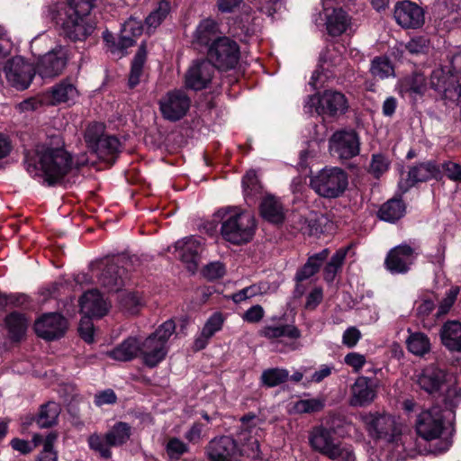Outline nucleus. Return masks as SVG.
<instances>
[{
	"instance_id": "c756f323",
	"label": "nucleus",
	"mask_w": 461,
	"mask_h": 461,
	"mask_svg": "<svg viewBox=\"0 0 461 461\" xmlns=\"http://www.w3.org/2000/svg\"><path fill=\"white\" fill-rule=\"evenodd\" d=\"M218 24L212 19L203 20L193 35V43L199 46H210L215 40L221 38Z\"/></svg>"
},
{
	"instance_id": "774afa93",
	"label": "nucleus",
	"mask_w": 461,
	"mask_h": 461,
	"mask_svg": "<svg viewBox=\"0 0 461 461\" xmlns=\"http://www.w3.org/2000/svg\"><path fill=\"white\" fill-rule=\"evenodd\" d=\"M405 48L411 54L419 55L428 50L429 41L424 37H416L411 39Z\"/></svg>"
},
{
	"instance_id": "cd10ccee",
	"label": "nucleus",
	"mask_w": 461,
	"mask_h": 461,
	"mask_svg": "<svg viewBox=\"0 0 461 461\" xmlns=\"http://www.w3.org/2000/svg\"><path fill=\"white\" fill-rule=\"evenodd\" d=\"M352 396L350 404L352 406H365L370 404L375 398V391L366 376L358 377L351 389Z\"/></svg>"
},
{
	"instance_id": "20e7f679",
	"label": "nucleus",
	"mask_w": 461,
	"mask_h": 461,
	"mask_svg": "<svg viewBox=\"0 0 461 461\" xmlns=\"http://www.w3.org/2000/svg\"><path fill=\"white\" fill-rule=\"evenodd\" d=\"M217 215L222 219L221 233L225 240L240 245L252 240L257 224L251 213L227 208L218 211Z\"/></svg>"
},
{
	"instance_id": "2f4dec72",
	"label": "nucleus",
	"mask_w": 461,
	"mask_h": 461,
	"mask_svg": "<svg viewBox=\"0 0 461 461\" xmlns=\"http://www.w3.org/2000/svg\"><path fill=\"white\" fill-rule=\"evenodd\" d=\"M142 23L137 18H129L122 25L118 47L121 50L127 49L135 43L137 37L142 33Z\"/></svg>"
},
{
	"instance_id": "4c0bfd02",
	"label": "nucleus",
	"mask_w": 461,
	"mask_h": 461,
	"mask_svg": "<svg viewBox=\"0 0 461 461\" xmlns=\"http://www.w3.org/2000/svg\"><path fill=\"white\" fill-rule=\"evenodd\" d=\"M410 332L406 339L407 349L413 355L422 357L429 353L431 348L429 338L423 332Z\"/></svg>"
},
{
	"instance_id": "4d7b16f0",
	"label": "nucleus",
	"mask_w": 461,
	"mask_h": 461,
	"mask_svg": "<svg viewBox=\"0 0 461 461\" xmlns=\"http://www.w3.org/2000/svg\"><path fill=\"white\" fill-rule=\"evenodd\" d=\"M58 433L50 432L44 438L43 450L39 456L38 461H58L57 452L54 451L53 446L58 439Z\"/></svg>"
},
{
	"instance_id": "a19ab883",
	"label": "nucleus",
	"mask_w": 461,
	"mask_h": 461,
	"mask_svg": "<svg viewBox=\"0 0 461 461\" xmlns=\"http://www.w3.org/2000/svg\"><path fill=\"white\" fill-rule=\"evenodd\" d=\"M405 207L402 200L392 199L385 203L379 210V217L385 221L393 222L404 214Z\"/></svg>"
},
{
	"instance_id": "b1692460",
	"label": "nucleus",
	"mask_w": 461,
	"mask_h": 461,
	"mask_svg": "<svg viewBox=\"0 0 461 461\" xmlns=\"http://www.w3.org/2000/svg\"><path fill=\"white\" fill-rule=\"evenodd\" d=\"M79 303L81 312L84 315L95 318L104 316L111 307L110 303L103 298L96 289L85 293Z\"/></svg>"
},
{
	"instance_id": "0eeeda50",
	"label": "nucleus",
	"mask_w": 461,
	"mask_h": 461,
	"mask_svg": "<svg viewBox=\"0 0 461 461\" xmlns=\"http://www.w3.org/2000/svg\"><path fill=\"white\" fill-rule=\"evenodd\" d=\"M348 107V101L345 95L334 90H326L320 95H310L305 103V108L309 112L314 108L318 114L331 117L346 113Z\"/></svg>"
},
{
	"instance_id": "58836bf2",
	"label": "nucleus",
	"mask_w": 461,
	"mask_h": 461,
	"mask_svg": "<svg viewBox=\"0 0 461 461\" xmlns=\"http://www.w3.org/2000/svg\"><path fill=\"white\" fill-rule=\"evenodd\" d=\"M328 255L329 250L325 249L320 253L310 257L304 266L297 272L295 276L296 280L303 281L312 276L315 273L318 272L321 265L327 258Z\"/></svg>"
},
{
	"instance_id": "09e8293b",
	"label": "nucleus",
	"mask_w": 461,
	"mask_h": 461,
	"mask_svg": "<svg viewBox=\"0 0 461 461\" xmlns=\"http://www.w3.org/2000/svg\"><path fill=\"white\" fill-rule=\"evenodd\" d=\"M119 140L114 136L105 135L99 140L93 151H95L100 158L104 159L108 156H113L116 154L119 151Z\"/></svg>"
},
{
	"instance_id": "473e14b6",
	"label": "nucleus",
	"mask_w": 461,
	"mask_h": 461,
	"mask_svg": "<svg viewBox=\"0 0 461 461\" xmlns=\"http://www.w3.org/2000/svg\"><path fill=\"white\" fill-rule=\"evenodd\" d=\"M261 216L273 224L282 223L285 212L281 203L273 196H267L260 204Z\"/></svg>"
},
{
	"instance_id": "3c124183",
	"label": "nucleus",
	"mask_w": 461,
	"mask_h": 461,
	"mask_svg": "<svg viewBox=\"0 0 461 461\" xmlns=\"http://www.w3.org/2000/svg\"><path fill=\"white\" fill-rule=\"evenodd\" d=\"M90 449L97 453L101 457L108 459L112 456L111 447L106 434H92L87 439Z\"/></svg>"
},
{
	"instance_id": "72a5a7b5",
	"label": "nucleus",
	"mask_w": 461,
	"mask_h": 461,
	"mask_svg": "<svg viewBox=\"0 0 461 461\" xmlns=\"http://www.w3.org/2000/svg\"><path fill=\"white\" fill-rule=\"evenodd\" d=\"M140 351V345L137 339L128 338L118 347L107 352V355L118 361H129L133 359Z\"/></svg>"
},
{
	"instance_id": "0e129e2a",
	"label": "nucleus",
	"mask_w": 461,
	"mask_h": 461,
	"mask_svg": "<svg viewBox=\"0 0 461 461\" xmlns=\"http://www.w3.org/2000/svg\"><path fill=\"white\" fill-rule=\"evenodd\" d=\"M440 94L445 99L461 103V85L453 77Z\"/></svg>"
},
{
	"instance_id": "79ce46f5",
	"label": "nucleus",
	"mask_w": 461,
	"mask_h": 461,
	"mask_svg": "<svg viewBox=\"0 0 461 461\" xmlns=\"http://www.w3.org/2000/svg\"><path fill=\"white\" fill-rule=\"evenodd\" d=\"M108 442L113 447H119L125 444L131 438V428L125 422H117L105 433Z\"/></svg>"
},
{
	"instance_id": "f3484780",
	"label": "nucleus",
	"mask_w": 461,
	"mask_h": 461,
	"mask_svg": "<svg viewBox=\"0 0 461 461\" xmlns=\"http://www.w3.org/2000/svg\"><path fill=\"white\" fill-rule=\"evenodd\" d=\"M68 329L66 319L59 313H47L39 318L34 324L37 335L47 340H53L64 336Z\"/></svg>"
},
{
	"instance_id": "49530a36",
	"label": "nucleus",
	"mask_w": 461,
	"mask_h": 461,
	"mask_svg": "<svg viewBox=\"0 0 461 461\" xmlns=\"http://www.w3.org/2000/svg\"><path fill=\"white\" fill-rule=\"evenodd\" d=\"M5 325L11 337L18 340L24 335L28 321L23 314L13 312L5 318Z\"/></svg>"
},
{
	"instance_id": "f704fd0d",
	"label": "nucleus",
	"mask_w": 461,
	"mask_h": 461,
	"mask_svg": "<svg viewBox=\"0 0 461 461\" xmlns=\"http://www.w3.org/2000/svg\"><path fill=\"white\" fill-rule=\"evenodd\" d=\"M349 25V19L342 9H333L327 14L326 27L332 36H339L346 32Z\"/></svg>"
},
{
	"instance_id": "c9c22d12",
	"label": "nucleus",
	"mask_w": 461,
	"mask_h": 461,
	"mask_svg": "<svg viewBox=\"0 0 461 461\" xmlns=\"http://www.w3.org/2000/svg\"><path fill=\"white\" fill-rule=\"evenodd\" d=\"M61 407L55 402H49L43 404L38 413L36 422L40 428H50L57 424L60 414Z\"/></svg>"
},
{
	"instance_id": "7c9ffc66",
	"label": "nucleus",
	"mask_w": 461,
	"mask_h": 461,
	"mask_svg": "<svg viewBox=\"0 0 461 461\" xmlns=\"http://www.w3.org/2000/svg\"><path fill=\"white\" fill-rule=\"evenodd\" d=\"M440 338L443 345L449 350L461 351V322H446L441 328Z\"/></svg>"
},
{
	"instance_id": "bf43d9fd",
	"label": "nucleus",
	"mask_w": 461,
	"mask_h": 461,
	"mask_svg": "<svg viewBox=\"0 0 461 461\" xmlns=\"http://www.w3.org/2000/svg\"><path fill=\"white\" fill-rule=\"evenodd\" d=\"M242 185L246 196H253L259 194L261 191V185L258 179L256 171L249 170L243 176Z\"/></svg>"
},
{
	"instance_id": "f03ea898",
	"label": "nucleus",
	"mask_w": 461,
	"mask_h": 461,
	"mask_svg": "<svg viewBox=\"0 0 461 461\" xmlns=\"http://www.w3.org/2000/svg\"><path fill=\"white\" fill-rule=\"evenodd\" d=\"M95 0H68V6L55 5L47 8V17L55 21L63 33L72 41H83L94 32V26L85 22L94 7Z\"/></svg>"
},
{
	"instance_id": "864d4df0",
	"label": "nucleus",
	"mask_w": 461,
	"mask_h": 461,
	"mask_svg": "<svg viewBox=\"0 0 461 461\" xmlns=\"http://www.w3.org/2000/svg\"><path fill=\"white\" fill-rule=\"evenodd\" d=\"M324 400L321 398L301 399L294 402V411L296 413H312L324 408Z\"/></svg>"
},
{
	"instance_id": "bb28decb",
	"label": "nucleus",
	"mask_w": 461,
	"mask_h": 461,
	"mask_svg": "<svg viewBox=\"0 0 461 461\" xmlns=\"http://www.w3.org/2000/svg\"><path fill=\"white\" fill-rule=\"evenodd\" d=\"M224 321L225 319L221 312H216L212 314L205 321L200 334L194 339V348L197 351L203 349L214 334L222 329Z\"/></svg>"
},
{
	"instance_id": "338daca9",
	"label": "nucleus",
	"mask_w": 461,
	"mask_h": 461,
	"mask_svg": "<svg viewBox=\"0 0 461 461\" xmlns=\"http://www.w3.org/2000/svg\"><path fill=\"white\" fill-rule=\"evenodd\" d=\"M92 318L93 317L84 315L78 327L80 336L87 343H91L94 340V325L91 320Z\"/></svg>"
},
{
	"instance_id": "6ab92c4d",
	"label": "nucleus",
	"mask_w": 461,
	"mask_h": 461,
	"mask_svg": "<svg viewBox=\"0 0 461 461\" xmlns=\"http://www.w3.org/2000/svg\"><path fill=\"white\" fill-rule=\"evenodd\" d=\"M175 249L187 270L194 273L198 267L200 254L203 251L202 239L193 236L185 237L176 242Z\"/></svg>"
},
{
	"instance_id": "680f3d73",
	"label": "nucleus",
	"mask_w": 461,
	"mask_h": 461,
	"mask_svg": "<svg viewBox=\"0 0 461 461\" xmlns=\"http://www.w3.org/2000/svg\"><path fill=\"white\" fill-rule=\"evenodd\" d=\"M451 78L452 76H449L442 68H437L431 73L430 86L441 93Z\"/></svg>"
},
{
	"instance_id": "69168bd1",
	"label": "nucleus",
	"mask_w": 461,
	"mask_h": 461,
	"mask_svg": "<svg viewBox=\"0 0 461 461\" xmlns=\"http://www.w3.org/2000/svg\"><path fill=\"white\" fill-rule=\"evenodd\" d=\"M261 288L258 285H252L248 287H245L239 292L231 294L230 298L231 300L236 303H240L249 298H252L254 296H257L258 294H260Z\"/></svg>"
},
{
	"instance_id": "de8ad7c7",
	"label": "nucleus",
	"mask_w": 461,
	"mask_h": 461,
	"mask_svg": "<svg viewBox=\"0 0 461 461\" xmlns=\"http://www.w3.org/2000/svg\"><path fill=\"white\" fill-rule=\"evenodd\" d=\"M348 249H340L336 251V253L331 257L329 263L326 265L323 270L324 279L331 283L335 279V276L340 267H342Z\"/></svg>"
},
{
	"instance_id": "052dcab7",
	"label": "nucleus",
	"mask_w": 461,
	"mask_h": 461,
	"mask_svg": "<svg viewBox=\"0 0 461 461\" xmlns=\"http://www.w3.org/2000/svg\"><path fill=\"white\" fill-rule=\"evenodd\" d=\"M176 330V324L174 321L167 320L163 322L156 331L149 337L154 338L156 340L162 342L165 346H167L168 339L173 335Z\"/></svg>"
},
{
	"instance_id": "13d9d810",
	"label": "nucleus",
	"mask_w": 461,
	"mask_h": 461,
	"mask_svg": "<svg viewBox=\"0 0 461 461\" xmlns=\"http://www.w3.org/2000/svg\"><path fill=\"white\" fill-rule=\"evenodd\" d=\"M104 125L99 122L90 124L85 133V140L87 146L94 150L99 140L104 137Z\"/></svg>"
},
{
	"instance_id": "6e6552de",
	"label": "nucleus",
	"mask_w": 461,
	"mask_h": 461,
	"mask_svg": "<svg viewBox=\"0 0 461 461\" xmlns=\"http://www.w3.org/2000/svg\"><path fill=\"white\" fill-rule=\"evenodd\" d=\"M208 60L222 70L233 68L240 59V48L236 41L228 37L215 40L208 48Z\"/></svg>"
},
{
	"instance_id": "ea45409f",
	"label": "nucleus",
	"mask_w": 461,
	"mask_h": 461,
	"mask_svg": "<svg viewBox=\"0 0 461 461\" xmlns=\"http://www.w3.org/2000/svg\"><path fill=\"white\" fill-rule=\"evenodd\" d=\"M143 306V299L137 292L127 291L119 295V307L127 314H136Z\"/></svg>"
},
{
	"instance_id": "39448f33",
	"label": "nucleus",
	"mask_w": 461,
	"mask_h": 461,
	"mask_svg": "<svg viewBox=\"0 0 461 461\" xmlns=\"http://www.w3.org/2000/svg\"><path fill=\"white\" fill-rule=\"evenodd\" d=\"M309 443L313 450L333 461H355L353 448L340 441L334 428L313 427L309 434Z\"/></svg>"
},
{
	"instance_id": "a18cd8bd",
	"label": "nucleus",
	"mask_w": 461,
	"mask_h": 461,
	"mask_svg": "<svg viewBox=\"0 0 461 461\" xmlns=\"http://www.w3.org/2000/svg\"><path fill=\"white\" fill-rule=\"evenodd\" d=\"M147 51L144 44H141L131 62V73L129 76L130 87H135L139 83L143 72V66L146 61Z\"/></svg>"
},
{
	"instance_id": "1a4fd4ad",
	"label": "nucleus",
	"mask_w": 461,
	"mask_h": 461,
	"mask_svg": "<svg viewBox=\"0 0 461 461\" xmlns=\"http://www.w3.org/2000/svg\"><path fill=\"white\" fill-rule=\"evenodd\" d=\"M450 375L437 364H429L415 375V383L421 391L435 397L442 394Z\"/></svg>"
},
{
	"instance_id": "f257e3e1",
	"label": "nucleus",
	"mask_w": 461,
	"mask_h": 461,
	"mask_svg": "<svg viewBox=\"0 0 461 461\" xmlns=\"http://www.w3.org/2000/svg\"><path fill=\"white\" fill-rule=\"evenodd\" d=\"M24 163L32 177L41 178L48 185L59 183L72 168V157L59 136L38 144L26 151Z\"/></svg>"
},
{
	"instance_id": "a211bd4d",
	"label": "nucleus",
	"mask_w": 461,
	"mask_h": 461,
	"mask_svg": "<svg viewBox=\"0 0 461 461\" xmlns=\"http://www.w3.org/2000/svg\"><path fill=\"white\" fill-rule=\"evenodd\" d=\"M258 334L271 342H281L283 338H286L292 340L291 343L286 344L291 350L300 348V345L294 341L301 338L302 333L294 324H266L258 330Z\"/></svg>"
},
{
	"instance_id": "603ef678",
	"label": "nucleus",
	"mask_w": 461,
	"mask_h": 461,
	"mask_svg": "<svg viewBox=\"0 0 461 461\" xmlns=\"http://www.w3.org/2000/svg\"><path fill=\"white\" fill-rule=\"evenodd\" d=\"M170 12V4L167 0H161L158 6L146 18L149 28H157Z\"/></svg>"
},
{
	"instance_id": "8fccbe9b",
	"label": "nucleus",
	"mask_w": 461,
	"mask_h": 461,
	"mask_svg": "<svg viewBox=\"0 0 461 461\" xmlns=\"http://www.w3.org/2000/svg\"><path fill=\"white\" fill-rule=\"evenodd\" d=\"M370 72L373 77L384 79L394 75V68L388 58L376 57L371 62Z\"/></svg>"
},
{
	"instance_id": "37998d69",
	"label": "nucleus",
	"mask_w": 461,
	"mask_h": 461,
	"mask_svg": "<svg viewBox=\"0 0 461 461\" xmlns=\"http://www.w3.org/2000/svg\"><path fill=\"white\" fill-rule=\"evenodd\" d=\"M443 401L447 408L452 411L461 402V386L452 375L447 381V384L443 388Z\"/></svg>"
},
{
	"instance_id": "c85d7f7f",
	"label": "nucleus",
	"mask_w": 461,
	"mask_h": 461,
	"mask_svg": "<svg viewBox=\"0 0 461 461\" xmlns=\"http://www.w3.org/2000/svg\"><path fill=\"white\" fill-rule=\"evenodd\" d=\"M440 175L439 167L434 161L420 163L410 168L406 179V188L416 183L437 178Z\"/></svg>"
},
{
	"instance_id": "aec40b11",
	"label": "nucleus",
	"mask_w": 461,
	"mask_h": 461,
	"mask_svg": "<svg viewBox=\"0 0 461 461\" xmlns=\"http://www.w3.org/2000/svg\"><path fill=\"white\" fill-rule=\"evenodd\" d=\"M215 67L208 59L194 61L185 74V85L194 90H202L210 84Z\"/></svg>"
},
{
	"instance_id": "dca6fc26",
	"label": "nucleus",
	"mask_w": 461,
	"mask_h": 461,
	"mask_svg": "<svg viewBox=\"0 0 461 461\" xmlns=\"http://www.w3.org/2000/svg\"><path fill=\"white\" fill-rule=\"evenodd\" d=\"M68 61L67 52L56 48L41 56L36 65L35 71L42 78H53L59 76L65 69Z\"/></svg>"
},
{
	"instance_id": "c03bdc74",
	"label": "nucleus",
	"mask_w": 461,
	"mask_h": 461,
	"mask_svg": "<svg viewBox=\"0 0 461 461\" xmlns=\"http://www.w3.org/2000/svg\"><path fill=\"white\" fill-rule=\"evenodd\" d=\"M289 378V371L285 368L273 367L262 372L260 382L264 386L276 387L285 383Z\"/></svg>"
},
{
	"instance_id": "a878e982",
	"label": "nucleus",
	"mask_w": 461,
	"mask_h": 461,
	"mask_svg": "<svg viewBox=\"0 0 461 461\" xmlns=\"http://www.w3.org/2000/svg\"><path fill=\"white\" fill-rule=\"evenodd\" d=\"M167 349V346L149 336L141 344L140 352L144 364L154 367L166 357Z\"/></svg>"
},
{
	"instance_id": "7ed1b4c3",
	"label": "nucleus",
	"mask_w": 461,
	"mask_h": 461,
	"mask_svg": "<svg viewBox=\"0 0 461 461\" xmlns=\"http://www.w3.org/2000/svg\"><path fill=\"white\" fill-rule=\"evenodd\" d=\"M369 435L395 445L399 456L407 451L410 436L404 432V425L394 416L389 414L367 413L361 416Z\"/></svg>"
},
{
	"instance_id": "2eb2a0df",
	"label": "nucleus",
	"mask_w": 461,
	"mask_h": 461,
	"mask_svg": "<svg viewBox=\"0 0 461 461\" xmlns=\"http://www.w3.org/2000/svg\"><path fill=\"white\" fill-rule=\"evenodd\" d=\"M330 149L341 159H349L359 154L360 141L353 130L338 131L330 139Z\"/></svg>"
},
{
	"instance_id": "412c9836",
	"label": "nucleus",
	"mask_w": 461,
	"mask_h": 461,
	"mask_svg": "<svg viewBox=\"0 0 461 461\" xmlns=\"http://www.w3.org/2000/svg\"><path fill=\"white\" fill-rule=\"evenodd\" d=\"M414 260V249L407 244H402L388 252L384 264L391 273L403 274L410 269Z\"/></svg>"
},
{
	"instance_id": "4468645a",
	"label": "nucleus",
	"mask_w": 461,
	"mask_h": 461,
	"mask_svg": "<svg viewBox=\"0 0 461 461\" xmlns=\"http://www.w3.org/2000/svg\"><path fill=\"white\" fill-rule=\"evenodd\" d=\"M190 103V99L185 92L173 90L159 100V109L165 119L176 122L186 114Z\"/></svg>"
},
{
	"instance_id": "4be33fe9",
	"label": "nucleus",
	"mask_w": 461,
	"mask_h": 461,
	"mask_svg": "<svg viewBox=\"0 0 461 461\" xmlns=\"http://www.w3.org/2000/svg\"><path fill=\"white\" fill-rule=\"evenodd\" d=\"M394 18L403 28H419L424 23L422 9L410 1H402L395 5Z\"/></svg>"
},
{
	"instance_id": "5fc2aeb1",
	"label": "nucleus",
	"mask_w": 461,
	"mask_h": 461,
	"mask_svg": "<svg viewBox=\"0 0 461 461\" xmlns=\"http://www.w3.org/2000/svg\"><path fill=\"white\" fill-rule=\"evenodd\" d=\"M391 161L389 158L381 153L372 155L368 172L375 178H379L390 167Z\"/></svg>"
},
{
	"instance_id": "423d86ee",
	"label": "nucleus",
	"mask_w": 461,
	"mask_h": 461,
	"mask_svg": "<svg viewBox=\"0 0 461 461\" xmlns=\"http://www.w3.org/2000/svg\"><path fill=\"white\" fill-rule=\"evenodd\" d=\"M348 175L340 167H324L311 177V187L321 196L336 198L348 186Z\"/></svg>"
},
{
	"instance_id": "9d476101",
	"label": "nucleus",
	"mask_w": 461,
	"mask_h": 461,
	"mask_svg": "<svg viewBox=\"0 0 461 461\" xmlns=\"http://www.w3.org/2000/svg\"><path fill=\"white\" fill-rule=\"evenodd\" d=\"M240 422L239 439L245 447L242 450L243 454L254 459L259 457L260 450L257 436L259 425L262 424V420L255 414L249 413L240 418Z\"/></svg>"
},
{
	"instance_id": "393cba45",
	"label": "nucleus",
	"mask_w": 461,
	"mask_h": 461,
	"mask_svg": "<svg viewBox=\"0 0 461 461\" xmlns=\"http://www.w3.org/2000/svg\"><path fill=\"white\" fill-rule=\"evenodd\" d=\"M122 259L108 261L98 276L99 284L109 292H117L124 285V270L120 266Z\"/></svg>"
},
{
	"instance_id": "e433bc0d",
	"label": "nucleus",
	"mask_w": 461,
	"mask_h": 461,
	"mask_svg": "<svg viewBox=\"0 0 461 461\" xmlns=\"http://www.w3.org/2000/svg\"><path fill=\"white\" fill-rule=\"evenodd\" d=\"M402 95H421L426 90L425 77L420 73H414L402 78L399 83Z\"/></svg>"
},
{
	"instance_id": "f8f14e48",
	"label": "nucleus",
	"mask_w": 461,
	"mask_h": 461,
	"mask_svg": "<svg viewBox=\"0 0 461 461\" xmlns=\"http://www.w3.org/2000/svg\"><path fill=\"white\" fill-rule=\"evenodd\" d=\"M416 430L425 440L438 439L444 430V416L440 408L435 406L420 413Z\"/></svg>"
},
{
	"instance_id": "9b49d317",
	"label": "nucleus",
	"mask_w": 461,
	"mask_h": 461,
	"mask_svg": "<svg viewBox=\"0 0 461 461\" xmlns=\"http://www.w3.org/2000/svg\"><path fill=\"white\" fill-rule=\"evenodd\" d=\"M7 81L16 89H26L35 75V68L22 57H14L7 60L3 68Z\"/></svg>"
},
{
	"instance_id": "e2e57ef3",
	"label": "nucleus",
	"mask_w": 461,
	"mask_h": 461,
	"mask_svg": "<svg viewBox=\"0 0 461 461\" xmlns=\"http://www.w3.org/2000/svg\"><path fill=\"white\" fill-rule=\"evenodd\" d=\"M458 293L459 287L457 286H453L447 292L446 296L439 303L438 310L437 312L438 316L445 315L450 311L451 307L453 306L457 297Z\"/></svg>"
},
{
	"instance_id": "5701e85b",
	"label": "nucleus",
	"mask_w": 461,
	"mask_h": 461,
	"mask_svg": "<svg viewBox=\"0 0 461 461\" xmlns=\"http://www.w3.org/2000/svg\"><path fill=\"white\" fill-rule=\"evenodd\" d=\"M47 98L53 105L60 104H71L79 96L75 80L65 78L51 86L46 93Z\"/></svg>"
},
{
	"instance_id": "6e6d98bb",
	"label": "nucleus",
	"mask_w": 461,
	"mask_h": 461,
	"mask_svg": "<svg viewBox=\"0 0 461 461\" xmlns=\"http://www.w3.org/2000/svg\"><path fill=\"white\" fill-rule=\"evenodd\" d=\"M165 450L171 460L179 459L184 454L189 450L188 446L180 438L173 437L168 439L165 446Z\"/></svg>"
},
{
	"instance_id": "ddd939ff",
	"label": "nucleus",
	"mask_w": 461,
	"mask_h": 461,
	"mask_svg": "<svg viewBox=\"0 0 461 461\" xmlns=\"http://www.w3.org/2000/svg\"><path fill=\"white\" fill-rule=\"evenodd\" d=\"M206 453L210 461H240L243 455L237 441L229 436H221L212 439Z\"/></svg>"
}]
</instances>
